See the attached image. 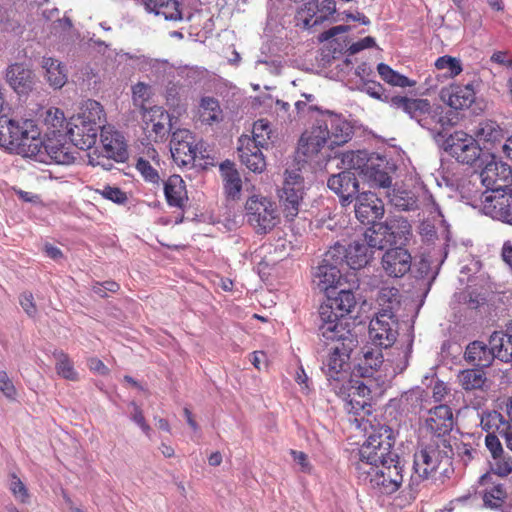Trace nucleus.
Wrapping results in <instances>:
<instances>
[{"label": "nucleus", "mask_w": 512, "mask_h": 512, "mask_svg": "<svg viewBox=\"0 0 512 512\" xmlns=\"http://www.w3.org/2000/svg\"><path fill=\"white\" fill-rule=\"evenodd\" d=\"M435 66L439 70L446 69L450 76H457L462 71L460 60L447 55L439 57L435 62Z\"/></svg>", "instance_id": "bf43d9fd"}, {"label": "nucleus", "mask_w": 512, "mask_h": 512, "mask_svg": "<svg viewBox=\"0 0 512 512\" xmlns=\"http://www.w3.org/2000/svg\"><path fill=\"white\" fill-rule=\"evenodd\" d=\"M364 169L363 179L372 188L389 189L392 185V177L390 175L392 167L385 157L375 155L371 157V161Z\"/></svg>", "instance_id": "4be33fe9"}, {"label": "nucleus", "mask_w": 512, "mask_h": 512, "mask_svg": "<svg viewBox=\"0 0 512 512\" xmlns=\"http://www.w3.org/2000/svg\"><path fill=\"white\" fill-rule=\"evenodd\" d=\"M381 347L364 346L361 349L362 357L359 358L358 371L362 377H371L384 363Z\"/></svg>", "instance_id": "e433bc0d"}, {"label": "nucleus", "mask_w": 512, "mask_h": 512, "mask_svg": "<svg viewBox=\"0 0 512 512\" xmlns=\"http://www.w3.org/2000/svg\"><path fill=\"white\" fill-rule=\"evenodd\" d=\"M370 399L371 390L363 381H351L348 389L346 410L355 415L360 413L369 415L371 413Z\"/></svg>", "instance_id": "393cba45"}, {"label": "nucleus", "mask_w": 512, "mask_h": 512, "mask_svg": "<svg viewBox=\"0 0 512 512\" xmlns=\"http://www.w3.org/2000/svg\"><path fill=\"white\" fill-rule=\"evenodd\" d=\"M170 151L174 162L178 166L193 167L198 155L204 158L196 143L195 136L187 129H177L172 132Z\"/></svg>", "instance_id": "ddd939ff"}, {"label": "nucleus", "mask_w": 512, "mask_h": 512, "mask_svg": "<svg viewBox=\"0 0 512 512\" xmlns=\"http://www.w3.org/2000/svg\"><path fill=\"white\" fill-rule=\"evenodd\" d=\"M136 169L143 176V178L153 184H159L161 178L156 168L144 158H139L136 163Z\"/></svg>", "instance_id": "13d9d810"}, {"label": "nucleus", "mask_w": 512, "mask_h": 512, "mask_svg": "<svg viewBox=\"0 0 512 512\" xmlns=\"http://www.w3.org/2000/svg\"><path fill=\"white\" fill-rule=\"evenodd\" d=\"M358 468L357 477L364 484L383 495H391L397 492L404 480V464L398 456L396 460L384 461L376 467L361 464Z\"/></svg>", "instance_id": "39448f33"}, {"label": "nucleus", "mask_w": 512, "mask_h": 512, "mask_svg": "<svg viewBox=\"0 0 512 512\" xmlns=\"http://www.w3.org/2000/svg\"><path fill=\"white\" fill-rule=\"evenodd\" d=\"M304 195V179L297 170H286L280 201L287 219L292 220L299 212V205Z\"/></svg>", "instance_id": "4468645a"}, {"label": "nucleus", "mask_w": 512, "mask_h": 512, "mask_svg": "<svg viewBox=\"0 0 512 512\" xmlns=\"http://www.w3.org/2000/svg\"><path fill=\"white\" fill-rule=\"evenodd\" d=\"M97 126H91L83 122V120L72 118L68 134L74 146L81 150L92 148L98 135Z\"/></svg>", "instance_id": "cd10ccee"}, {"label": "nucleus", "mask_w": 512, "mask_h": 512, "mask_svg": "<svg viewBox=\"0 0 512 512\" xmlns=\"http://www.w3.org/2000/svg\"><path fill=\"white\" fill-rule=\"evenodd\" d=\"M485 446L489 450L492 459L499 456V454L504 452L502 443L497 435L492 433H488L485 437Z\"/></svg>", "instance_id": "e2e57ef3"}, {"label": "nucleus", "mask_w": 512, "mask_h": 512, "mask_svg": "<svg viewBox=\"0 0 512 512\" xmlns=\"http://www.w3.org/2000/svg\"><path fill=\"white\" fill-rule=\"evenodd\" d=\"M272 129L270 123L266 119H259L253 124L252 136L250 141L256 145L266 147L271 138Z\"/></svg>", "instance_id": "3c124183"}, {"label": "nucleus", "mask_w": 512, "mask_h": 512, "mask_svg": "<svg viewBox=\"0 0 512 512\" xmlns=\"http://www.w3.org/2000/svg\"><path fill=\"white\" fill-rule=\"evenodd\" d=\"M412 257L407 249L401 246L386 250L382 256V268L390 277L400 278L411 269Z\"/></svg>", "instance_id": "412c9836"}, {"label": "nucleus", "mask_w": 512, "mask_h": 512, "mask_svg": "<svg viewBox=\"0 0 512 512\" xmlns=\"http://www.w3.org/2000/svg\"><path fill=\"white\" fill-rule=\"evenodd\" d=\"M143 121L149 130V137L155 142L164 140L172 130V118L162 107H142Z\"/></svg>", "instance_id": "dca6fc26"}, {"label": "nucleus", "mask_w": 512, "mask_h": 512, "mask_svg": "<svg viewBox=\"0 0 512 512\" xmlns=\"http://www.w3.org/2000/svg\"><path fill=\"white\" fill-rule=\"evenodd\" d=\"M53 356L56 360L55 369L57 374L64 379L70 381L78 380V373L76 372L72 360L68 354L63 351H55Z\"/></svg>", "instance_id": "09e8293b"}, {"label": "nucleus", "mask_w": 512, "mask_h": 512, "mask_svg": "<svg viewBox=\"0 0 512 512\" xmlns=\"http://www.w3.org/2000/svg\"><path fill=\"white\" fill-rule=\"evenodd\" d=\"M412 350V340L409 341L405 348H395L393 353H397V357L393 359H387L394 366L396 373L403 372L409 363V358Z\"/></svg>", "instance_id": "5fc2aeb1"}, {"label": "nucleus", "mask_w": 512, "mask_h": 512, "mask_svg": "<svg viewBox=\"0 0 512 512\" xmlns=\"http://www.w3.org/2000/svg\"><path fill=\"white\" fill-rule=\"evenodd\" d=\"M398 336V319L390 310H380L370 321L369 337L377 347L390 348Z\"/></svg>", "instance_id": "f8f14e48"}, {"label": "nucleus", "mask_w": 512, "mask_h": 512, "mask_svg": "<svg viewBox=\"0 0 512 512\" xmlns=\"http://www.w3.org/2000/svg\"><path fill=\"white\" fill-rule=\"evenodd\" d=\"M507 497L506 491L501 485H496L486 491L483 496L485 506L490 508L501 507Z\"/></svg>", "instance_id": "6e6d98bb"}, {"label": "nucleus", "mask_w": 512, "mask_h": 512, "mask_svg": "<svg viewBox=\"0 0 512 512\" xmlns=\"http://www.w3.org/2000/svg\"><path fill=\"white\" fill-rule=\"evenodd\" d=\"M442 456L439 450L432 446L425 447L414 455V475L411 476L413 484L428 479L439 467Z\"/></svg>", "instance_id": "f3484780"}, {"label": "nucleus", "mask_w": 512, "mask_h": 512, "mask_svg": "<svg viewBox=\"0 0 512 512\" xmlns=\"http://www.w3.org/2000/svg\"><path fill=\"white\" fill-rule=\"evenodd\" d=\"M509 423L504 419L503 415L497 411H492L481 418V426L485 431L503 430Z\"/></svg>", "instance_id": "864d4df0"}, {"label": "nucleus", "mask_w": 512, "mask_h": 512, "mask_svg": "<svg viewBox=\"0 0 512 512\" xmlns=\"http://www.w3.org/2000/svg\"><path fill=\"white\" fill-rule=\"evenodd\" d=\"M361 91L367 93L372 98L383 102H390L391 99L388 95L384 94L383 86L379 82L373 80H363Z\"/></svg>", "instance_id": "052dcab7"}, {"label": "nucleus", "mask_w": 512, "mask_h": 512, "mask_svg": "<svg viewBox=\"0 0 512 512\" xmlns=\"http://www.w3.org/2000/svg\"><path fill=\"white\" fill-rule=\"evenodd\" d=\"M0 391L9 398L15 399L16 389L5 371L0 370Z\"/></svg>", "instance_id": "0e129e2a"}, {"label": "nucleus", "mask_w": 512, "mask_h": 512, "mask_svg": "<svg viewBox=\"0 0 512 512\" xmlns=\"http://www.w3.org/2000/svg\"><path fill=\"white\" fill-rule=\"evenodd\" d=\"M102 195L115 203H124L127 200L126 194L117 187L106 186L102 190Z\"/></svg>", "instance_id": "774afa93"}, {"label": "nucleus", "mask_w": 512, "mask_h": 512, "mask_svg": "<svg viewBox=\"0 0 512 512\" xmlns=\"http://www.w3.org/2000/svg\"><path fill=\"white\" fill-rule=\"evenodd\" d=\"M81 111L75 119L83 120L84 123L91 126H97L98 130L105 127L106 115L103 106L96 100L88 99L82 106Z\"/></svg>", "instance_id": "58836bf2"}, {"label": "nucleus", "mask_w": 512, "mask_h": 512, "mask_svg": "<svg viewBox=\"0 0 512 512\" xmlns=\"http://www.w3.org/2000/svg\"><path fill=\"white\" fill-rule=\"evenodd\" d=\"M41 67L44 70V77L51 87L60 89L66 84L67 69L58 59L44 56L41 60Z\"/></svg>", "instance_id": "c9c22d12"}, {"label": "nucleus", "mask_w": 512, "mask_h": 512, "mask_svg": "<svg viewBox=\"0 0 512 512\" xmlns=\"http://www.w3.org/2000/svg\"><path fill=\"white\" fill-rule=\"evenodd\" d=\"M245 215L257 233H267L279 222L276 204L260 195H253L247 199Z\"/></svg>", "instance_id": "9d476101"}, {"label": "nucleus", "mask_w": 512, "mask_h": 512, "mask_svg": "<svg viewBox=\"0 0 512 512\" xmlns=\"http://www.w3.org/2000/svg\"><path fill=\"white\" fill-rule=\"evenodd\" d=\"M352 127L340 116L327 113V115L317 120V124L302 134L299 140L298 151L303 154L307 160H312L325 146L329 150L342 146L351 139Z\"/></svg>", "instance_id": "f257e3e1"}, {"label": "nucleus", "mask_w": 512, "mask_h": 512, "mask_svg": "<svg viewBox=\"0 0 512 512\" xmlns=\"http://www.w3.org/2000/svg\"><path fill=\"white\" fill-rule=\"evenodd\" d=\"M483 210L493 219L512 225V189L487 196Z\"/></svg>", "instance_id": "b1692460"}, {"label": "nucleus", "mask_w": 512, "mask_h": 512, "mask_svg": "<svg viewBox=\"0 0 512 512\" xmlns=\"http://www.w3.org/2000/svg\"><path fill=\"white\" fill-rule=\"evenodd\" d=\"M41 156H43V159L38 160V162L42 163L54 162L60 165H69L75 160L74 153L70 151V147L56 139L45 141Z\"/></svg>", "instance_id": "7c9ffc66"}, {"label": "nucleus", "mask_w": 512, "mask_h": 512, "mask_svg": "<svg viewBox=\"0 0 512 512\" xmlns=\"http://www.w3.org/2000/svg\"><path fill=\"white\" fill-rule=\"evenodd\" d=\"M65 121L64 113L58 108H50L46 112L45 123L59 132Z\"/></svg>", "instance_id": "680f3d73"}, {"label": "nucleus", "mask_w": 512, "mask_h": 512, "mask_svg": "<svg viewBox=\"0 0 512 512\" xmlns=\"http://www.w3.org/2000/svg\"><path fill=\"white\" fill-rule=\"evenodd\" d=\"M327 186L339 197L342 206L350 205L360 194L359 181L355 173L349 170L331 175L327 180Z\"/></svg>", "instance_id": "2eb2a0df"}, {"label": "nucleus", "mask_w": 512, "mask_h": 512, "mask_svg": "<svg viewBox=\"0 0 512 512\" xmlns=\"http://www.w3.org/2000/svg\"><path fill=\"white\" fill-rule=\"evenodd\" d=\"M344 250L337 243L324 254L322 262L316 268L314 273V284L317 288L324 293H329L331 290L341 288L343 285L342 258L340 257Z\"/></svg>", "instance_id": "6e6552de"}, {"label": "nucleus", "mask_w": 512, "mask_h": 512, "mask_svg": "<svg viewBox=\"0 0 512 512\" xmlns=\"http://www.w3.org/2000/svg\"><path fill=\"white\" fill-rule=\"evenodd\" d=\"M335 333L334 337L320 336L328 348V355L323 361V372L332 379H337V375L350 368L349 361L352 359L359 341L352 331H343Z\"/></svg>", "instance_id": "20e7f679"}, {"label": "nucleus", "mask_w": 512, "mask_h": 512, "mask_svg": "<svg viewBox=\"0 0 512 512\" xmlns=\"http://www.w3.org/2000/svg\"><path fill=\"white\" fill-rule=\"evenodd\" d=\"M220 172L224 182L225 193L228 198H239L242 190V180L235 164L226 160L220 164Z\"/></svg>", "instance_id": "4c0bfd02"}, {"label": "nucleus", "mask_w": 512, "mask_h": 512, "mask_svg": "<svg viewBox=\"0 0 512 512\" xmlns=\"http://www.w3.org/2000/svg\"><path fill=\"white\" fill-rule=\"evenodd\" d=\"M365 242L373 249L383 250L391 248L389 237L383 223H375L364 232Z\"/></svg>", "instance_id": "c03bdc74"}, {"label": "nucleus", "mask_w": 512, "mask_h": 512, "mask_svg": "<svg viewBox=\"0 0 512 512\" xmlns=\"http://www.w3.org/2000/svg\"><path fill=\"white\" fill-rule=\"evenodd\" d=\"M327 300L319 308V336L334 337L338 331H351L345 316L356 306V298L350 289L341 288L339 292L331 290Z\"/></svg>", "instance_id": "7ed1b4c3"}, {"label": "nucleus", "mask_w": 512, "mask_h": 512, "mask_svg": "<svg viewBox=\"0 0 512 512\" xmlns=\"http://www.w3.org/2000/svg\"><path fill=\"white\" fill-rule=\"evenodd\" d=\"M384 225L391 248L404 247L407 244L412 235L411 225L407 219L398 216L390 217L384 222Z\"/></svg>", "instance_id": "473e14b6"}, {"label": "nucleus", "mask_w": 512, "mask_h": 512, "mask_svg": "<svg viewBox=\"0 0 512 512\" xmlns=\"http://www.w3.org/2000/svg\"><path fill=\"white\" fill-rule=\"evenodd\" d=\"M344 253L340 256L342 264L353 270L365 267L373 258V250L368 243L363 240H355L348 247L340 244Z\"/></svg>", "instance_id": "a878e982"}, {"label": "nucleus", "mask_w": 512, "mask_h": 512, "mask_svg": "<svg viewBox=\"0 0 512 512\" xmlns=\"http://www.w3.org/2000/svg\"><path fill=\"white\" fill-rule=\"evenodd\" d=\"M378 301L383 306L381 310H390L395 313L400 307L399 290L394 287H385L380 290Z\"/></svg>", "instance_id": "603ef678"}, {"label": "nucleus", "mask_w": 512, "mask_h": 512, "mask_svg": "<svg viewBox=\"0 0 512 512\" xmlns=\"http://www.w3.org/2000/svg\"><path fill=\"white\" fill-rule=\"evenodd\" d=\"M504 333L495 331L489 338V345L482 341H473L465 349L464 359L469 364L486 368L489 367L495 358L508 362V354L504 349Z\"/></svg>", "instance_id": "1a4fd4ad"}, {"label": "nucleus", "mask_w": 512, "mask_h": 512, "mask_svg": "<svg viewBox=\"0 0 512 512\" xmlns=\"http://www.w3.org/2000/svg\"><path fill=\"white\" fill-rule=\"evenodd\" d=\"M406 404L411 408L414 413L427 409L429 403V394L424 389L417 387L407 391L403 396Z\"/></svg>", "instance_id": "8fccbe9b"}, {"label": "nucleus", "mask_w": 512, "mask_h": 512, "mask_svg": "<svg viewBox=\"0 0 512 512\" xmlns=\"http://www.w3.org/2000/svg\"><path fill=\"white\" fill-rule=\"evenodd\" d=\"M147 12L163 16L167 21H181V3L177 0H142Z\"/></svg>", "instance_id": "f704fd0d"}, {"label": "nucleus", "mask_w": 512, "mask_h": 512, "mask_svg": "<svg viewBox=\"0 0 512 512\" xmlns=\"http://www.w3.org/2000/svg\"><path fill=\"white\" fill-rule=\"evenodd\" d=\"M477 142H482L485 148H490L500 143L505 137L504 129L494 120H481L474 130Z\"/></svg>", "instance_id": "72a5a7b5"}, {"label": "nucleus", "mask_w": 512, "mask_h": 512, "mask_svg": "<svg viewBox=\"0 0 512 512\" xmlns=\"http://www.w3.org/2000/svg\"><path fill=\"white\" fill-rule=\"evenodd\" d=\"M441 98L455 110L468 108L474 102L475 92L472 84L454 85L447 90H443Z\"/></svg>", "instance_id": "c756f323"}, {"label": "nucleus", "mask_w": 512, "mask_h": 512, "mask_svg": "<svg viewBox=\"0 0 512 512\" xmlns=\"http://www.w3.org/2000/svg\"><path fill=\"white\" fill-rule=\"evenodd\" d=\"M377 71L383 81L398 87H411L416 84L415 81L410 80L404 75L394 71L390 66L384 63H380L377 66Z\"/></svg>", "instance_id": "de8ad7c7"}, {"label": "nucleus", "mask_w": 512, "mask_h": 512, "mask_svg": "<svg viewBox=\"0 0 512 512\" xmlns=\"http://www.w3.org/2000/svg\"><path fill=\"white\" fill-rule=\"evenodd\" d=\"M17 121L9 119L6 115L0 114V146L5 147L9 150H13L15 147L14 139L17 130Z\"/></svg>", "instance_id": "49530a36"}, {"label": "nucleus", "mask_w": 512, "mask_h": 512, "mask_svg": "<svg viewBox=\"0 0 512 512\" xmlns=\"http://www.w3.org/2000/svg\"><path fill=\"white\" fill-rule=\"evenodd\" d=\"M199 119L208 125L220 122L222 110L218 100L213 97H203L199 105Z\"/></svg>", "instance_id": "37998d69"}, {"label": "nucleus", "mask_w": 512, "mask_h": 512, "mask_svg": "<svg viewBox=\"0 0 512 512\" xmlns=\"http://www.w3.org/2000/svg\"><path fill=\"white\" fill-rule=\"evenodd\" d=\"M453 425V413L449 406L440 404L428 409L424 428L431 435L437 438H444L452 431Z\"/></svg>", "instance_id": "a211bd4d"}, {"label": "nucleus", "mask_w": 512, "mask_h": 512, "mask_svg": "<svg viewBox=\"0 0 512 512\" xmlns=\"http://www.w3.org/2000/svg\"><path fill=\"white\" fill-rule=\"evenodd\" d=\"M336 12L334 0H311L307 2L299 13L302 27L310 29L322 24Z\"/></svg>", "instance_id": "aec40b11"}, {"label": "nucleus", "mask_w": 512, "mask_h": 512, "mask_svg": "<svg viewBox=\"0 0 512 512\" xmlns=\"http://www.w3.org/2000/svg\"><path fill=\"white\" fill-rule=\"evenodd\" d=\"M20 305L29 317L37 314V307L34 303V297L30 292H24L20 295Z\"/></svg>", "instance_id": "338daca9"}, {"label": "nucleus", "mask_w": 512, "mask_h": 512, "mask_svg": "<svg viewBox=\"0 0 512 512\" xmlns=\"http://www.w3.org/2000/svg\"><path fill=\"white\" fill-rule=\"evenodd\" d=\"M394 442L393 431L390 427L382 425L373 429L357 452L358 460L354 464L356 474H358L361 464L376 467L384 461L396 460L399 455L393 451Z\"/></svg>", "instance_id": "423d86ee"}, {"label": "nucleus", "mask_w": 512, "mask_h": 512, "mask_svg": "<svg viewBox=\"0 0 512 512\" xmlns=\"http://www.w3.org/2000/svg\"><path fill=\"white\" fill-rule=\"evenodd\" d=\"M93 292L101 298L107 297V292L115 293L119 290V284L114 281H105L103 283H96Z\"/></svg>", "instance_id": "69168bd1"}, {"label": "nucleus", "mask_w": 512, "mask_h": 512, "mask_svg": "<svg viewBox=\"0 0 512 512\" xmlns=\"http://www.w3.org/2000/svg\"><path fill=\"white\" fill-rule=\"evenodd\" d=\"M100 141L107 158L117 161H123L126 158V145L123 136L118 132L104 127L101 129Z\"/></svg>", "instance_id": "2f4dec72"}, {"label": "nucleus", "mask_w": 512, "mask_h": 512, "mask_svg": "<svg viewBox=\"0 0 512 512\" xmlns=\"http://www.w3.org/2000/svg\"><path fill=\"white\" fill-rule=\"evenodd\" d=\"M385 193L389 202L398 210L412 211L418 207L417 198L412 191L390 187Z\"/></svg>", "instance_id": "a19ab883"}, {"label": "nucleus", "mask_w": 512, "mask_h": 512, "mask_svg": "<svg viewBox=\"0 0 512 512\" xmlns=\"http://www.w3.org/2000/svg\"><path fill=\"white\" fill-rule=\"evenodd\" d=\"M458 381L465 391H473L484 390L488 379L483 370L473 368L460 371Z\"/></svg>", "instance_id": "79ce46f5"}, {"label": "nucleus", "mask_w": 512, "mask_h": 512, "mask_svg": "<svg viewBox=\"0 0 512 512\" xmlns=\"http://www.w3.org/2000/svg\"><path fill=\"white\" fill-rule=\"evenodd\" d=\"M393 108L402 110L410 119L429 131L432 138L439 139L441 132L452 125L440 106H433L428 99L394 96L390 99Z\"/></svg>", "instance_id": "f03ea898"}, {"label": "nucleus", "mask_w": 512, "mask_h": 512, "mask_svg": "<svg viewBox=\"0 0 512 512\" xmlns=\"http://www.w3.org/2000/svg\"><path fill=\"white\" fill-rule=\"evenodd\" d=\"M33 71L23 63L11 64L6 70V80L18 94H27L35 84Z\"/></svg>", "instance_id": "bb28decb"}, {"label": "nucleus", "mask_w": 512, "mask_h": 512, "mask_svg": "<svg viewBox=\"0 0 512 512\" xmlns=\"http://www.w3.org/2000/svg\"><path fill=\"white\" fill-rule=\"evenodd\" d=\"M26 128H29L30 136L24 137V140H20V142H15V147L13 148L17 154L27 157L34 158L36 161L42 160V150L45 144V141L40 137L41 131L35 123H27Z\"/></svg>", "instance_id": "c85d7f7f"}, {"label": "nucleus", "mask_w": 512, "mask_h": 512, "mask_svg": "<svg viewBox=\"0 0 512 512\" xmlns=\"http://www.w3.org/2000/svg\"><path fill=\"white\" fill-rule=\"evenodd\" d=\"M492 471L499 476H507L512 472V457L505 451L491 462Z\"/></svg>", "instance_id": "4d7b16f0"}, {"label": "nucleus", "mask_w": 512, "mask_h": 512, "mask_svg": "<svg viewBox=\"0 0 512 512\" xmlns=\"http://www.w3.org/2000/svg\"><path fill=\"white\" fill-rule=\"evenodd\" d=\"M164 193L171 206L182 207L188 199L185 183L179 175H171L164 182Z\"/></svg>", "instance_id": "ea45409f"}, {"label": "nucleus", "mask_w": 512, "mask_h": 512, "mask_svg": "<svg viewBox=\"0 0 512 512\" xmlns=\"http://www.w3.org/2000/svg\"><path fill=\"white\" fill-rule=\"evenodd\" d=\"M262 146L250 141V136L242 135L238 139V155L240 161L253 173H262L266 169V160L262 153Z\"/></svg>", "instance_id": "5701e85b"}, {"label": "nucleus", "mask_w": 512, "mask_h": 512, "mask_svg": "<svg viewBox=\"0 0 512 512\" xmlns=\"http://www.w3.org/2000/svg\"><path fill=\"white\" fill-rule=\"evenodd\" d=\"M434 141L457 162L472 167H477L487 154L482 152L477 140L464 131H455L448 136L446 131L441 132L439 139Z\"/></svg>", "instance_id": "0eeeda50"}, {"label": "nucleus", "mask_w": 512, "mask_h": 512, "mask_svg": "<svg viewBox=\"0 0 512 512\" xmlns=\"http://www.w3.org/2000/svg\"><path fill=\"white\" fill-rule=\"evenodd\" d=\"M477 167L481 168L482 184L493 194L503 193V190H512L509 188L512 181V169L507 163L497 160L493 154L487 153Z\"/></svg>", "instance_id": "9b49d317"}, {"label": "nucleus", "mask_w": 512, "mask_h": 512, "mask_svg": "<svg viewBox=\"0 0 512 512\" xmlns=\"http://www.w3.org/2000/svg\"><path fill=\"white\" fill-rule=\"evenodd\" d=\"M354 200L355 215L362 224H375L384 215L382 200L372 192L360 193Z\"/></svg>", "instance_id": "6ab92c4d"}, {"label": "nucleus", "mask_w": 512, "mask_h": 512, "mask_svg": "<svg viewBox=\"0 0 512 512\" xmlns=\"http://www.w3.org/2000/svg\"><path fill=\"white\" fill-rule=\"evenodd\" d=\"M372 156L375 155H369L366 151H349L342 154V163L346 167L345 170H355L363 176L364 169L367 168Z\"/></svg>", "instance_id": "a18cd8bd"}]
</instances>
